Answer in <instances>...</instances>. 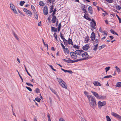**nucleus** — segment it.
<instances>
[{
  "label": "nucleus",
  "instance_id": "40",
  "mask_svg": "<svg viewBox=\"0 0 121 121\" xmlns=\"http://www.w3.org/2000/svg\"><path fill=\"white\" fill-rule=\"evenodd\" d=\"M104 12H105L104 13H103L102 14V16L104 17L106 15H108V13H107L106 12V11H104Z\"/></svg>",
  "mask_w": 121,
  "mask_h": 121
},
{
  "label": "nucleus",
  "instance_id": "43",
  "mask_svg": "<svg viewBox=\"0 0 121 121\" xmlns=\"http://www.w3.org/2000/svg\"><path fill=\"white\" fill-rule=\"evenodd\" d=\"M35 91H36V93H39L40 92L38 88H36V89L35 90Z\"/></svg>",
  "mask_w": 121,
  "mask_h": 121
},
{
  "label": "nucleus",
  "instance_id": "35",
  "mask_svg": "<svg viewBox=\"0 0 121 121\" xmlns=\"http://www.w3.org/2000/svg\"><path fill=\"white\" fill-rule=\"evenodd\" d=\"M25 3V1H21L20 2V5L21 6H22Z\"/></svg>",
  "mask_w": 121,
  "mask_h": 121
},
{
  "label": "nucleus",
  "instance_id": "7",
  "mask_svg": "<svg viewBox=\"0 0 121 121\" xmlns=\"http://www.w3.org/2000/svg\"><path fill=\"white\" fill-rule=\"evenodd\" d=\"M106 103L105 101H103V102H101L100 101H99L98 103V106H104L106 105Z\"/></svg>",
  "mask_w": 121,
  "mask_h": 121
},
{
  "label": "nucleus",
  "instance_id": "19",
  "mask_svg": "<svg viewBox=\"0 0 121 121\" xmlns=\"http://www.w3.org/2000/svg\"><path fill=\"white\" fill-rule=\"evenodd\" d=\"M57 79L58 81V82L59 83V84L60 85H62V84H61V83H62V82H63L64 81L61 79L60 78H57Z\"/></svg>",
  "mask_w": 121,
  "mask_h": 121
},
{
  "label": "nucleus",
  "instance_id": "57",
  "mask_svg": "<svg viewBox=\"0 0 121 121\" xmlns=\"http://www.w3.org/2000/svg\"><path fill=\"white\" fill-rule=\"evenodd\" d=\"M12 10L16 14H17V13L16 9H13Z\"/></svg>",
  "mask_w": 121,
  "mask_h": 121
},
{
  "label": "nucleus",
  "instance_id": "64",
  "mask_svg": "<svg viewBox=\"0 0 121 121\" xmlns=\"http://www.w3.org/2000/svg\"><path fill=\"white\" fill-rule=\"evenodd\" d=\"M84 17L87 20V18L88 17V16H87L85 15H84Z\"/></svg>",
  "mask_w": 121,
  "mask_h": 121
},
{
  "label": "nucleus",
  "instance_id": "41",
  "mask_svg": "<svg viewBox=\"0 0 121 121\" xmlns=\"http://www.w3.org/2000/svg\"><path fill=\"white\" fill-rule=\"evenodd\" d=\"M106 1L109 3H112L113 2V0H106Z\"/></svg>",
  "mask_w": 121,
  "mask_h": 121
},
{
  "label": "nucleus",
  "instance_id": "21",
  "mask_svg": "<svg viewBox=\"0 0 121 121\" xmlns=\"http://www.w3.org/2000/svg\"><path fill=\"white\" fill-rule=\"evenodd\" d=\"M84 93L85 95L87 96L88 99V98H90V97L91 96V95H88V93L86 91H85L84 92Z\"/></svg>",
  "mask_w": 121,
  "mask_h": 121
},
{
  "label": "nucleus",
  "instance_id": "13",
  "mask_svg": "<svg viewBox=\"0 0 121 121\" xmlns=\"http://www.w3.org/2000/svg\"><path fill=\"white\" fill-rule=\"evenodd\" d=\"M93 83L95 86H101L100 83L99 82L97 81L94 82H93Z\"/></svg>",
  "mask_w": 121,
  "mask_h": 121
},
{
  "label": "nucleus",
  "instance_id": "49",
  "mask_svg": "<svg viewBox=\"0 0 121 121\" xmlns=\"http://www.w3.org/2000/svg\"><path fill=\"white\" fill-rule=\"evenodd\" d=\"M42 40H43V43L44 44V45L45 46H47L48 47V44H45V43L44 41L43 40V39H42Z\"/></svg>",
  "mask_w": 121,
  "mask_h": 121
},
{
  "label": "nucleus",
  "instance_id": "55",
  "mask_svg": "<svg viewBox=\"0 0 121 121\" xmlns=\"http://www.w3.org/2000/svg\"><path fill=\"white\" fill-rule=\"evenodd\" d=\"M59 121H65L64 119L62 118H60L59 119Z\"/></svg>",
  "mask_w": 121,
  "mask_h": 121
},
{
  "label": "nucleus",
  "instance_id": "32",
  "mask_svg": "<svg viewBox=\"0 0 121 121\" xmlns=\"http://www.w3.org/2000/svg\"><path fill=\"white\" fill-rule=\"evenodd\" d=\"M115 68L116 69V70L117 71V72L118 73H119L121 71V70L120 69H119L118 67H117V66H116L115 67Z\"/></svg>",
  "mask_w": 121,
  "mask_h": 121
},
{
  "label": "nucleus",
  "instance_id": "22",
  "mask_svg": "<svg viewBox=\"0 0 121 121\" xmlns=\"http://www.w3.org/2000/svg\"><path fill=\"white\" fill-rule=\"evenodd\" d=\"M50 89L52 92L54 93L55 95H57V92L54 89L50 87Z\"/></svg>",
  "mask_w": 121,
  "mask_h": 121
},
{
  "label": "nucleus",
  "instance_id": "14",
  "mask_svg": "<svg viewBox=\"0 0 121 121\" xmlns=\"http://www.w3.org/2000/svg\"><path fill=\"white\" fill-rule=\"evenodd\" d=\"M106 97L105 95H99L98 99H106Z\"/></svg>",
  "mask_w": 121,
  "mask_h": 121
},
{
  "label": "nucleus",
  "instance_id": "58",
  "mask_svg": "<svg viewBox=\"0 0 121 121\" xmlns=\"http://www.w3.org/2000/svg\"><path fill=\"white\" fill-rule=\"evenodd\" d=\"M60 37L61 39L63 40V41H66V40L64 38V37L63 36H61Z\"/></svg>",
  "mask_w": 121,
  "mask_h": 121
},
{
  "label": "nucleus",
  "instance_id": "50",
  "mask_svg": "<svg viewBox=\"0 0 121 121\" xmlns=\"http://www.w3.org/2000/svg\"><path fill=\"white\" fill-rule=\"evenodd\" d=\"M48 121H51L50 117L49 116V114L48 113Z\"/></svg>",
  "mask_w": 121,
  "mask_h": 121
},
{
  "label": "nucleus",
  "instance_id": "8",
  "mask_svg": "<svg viewBox=\"0 0 121 121\" xmlns=\"http://www.w3.org/2000/svg\"><path fill=\"white\" fill-rule=\"evenodd\" d=\"M66 58L68 59V60H66L65 59H63V60L65 62L68 63H71L72 60L69 58L66 57Z\"/></svg>",
  "mask_w": 121,
  "mask_h": 121
},
{
  "label": "nucleus",
  "instance_id": "38",
  "mask_svg": "<svg viewBox=\"0 0 121 121\" xmlns=\"http://www.w3.org/2000/svg\"><path fill=\"white\" fill-rule=\"evenodd\" d=\"M112 77V76L111 75H107L106 76H105L104 77V78H111Z\"/></svg>",
  "mask_w": 121,
  "mask_h": 121
},
{
  "label": "nucleus",
  "instance_id": "33",
  "mask_svg": "<svg viewBox=\"0 0 121 121\" xmlns=\"http://www.w3.org/2000/svg\"><path fill=\"white\" fill-rule=\"evenodd\" d=\"M61 85V86H62V87L64 88H65V89H67V85H66V84L65 83V84H64L63 85Z\"/></svg>",
  "mask_w": 121,
  "mask_h": 121
},
{
  "label": "nucleus",
  "instance_id": "1",
  "mask_svg": "<svg viewBox=\"0 0 121 121\" xmlns=\"http://www.w3.org/2000/svg\"><path fill=\"white\" fill-rule=\"evenodd\" d=\"M88 99L91 107L93 108H95L97 106V104L96 100L95 97L91 95L90 98H88Z\"/></svg>",
  "mask_w": 121,
  "mask_h": 121
},
{
  "label": "nucleus",
  "instance_id": "25",
  "mask_svg": "<svg viewBox=\"0 0 121 121\" xmlns=\"http://www.w3.org/2000/svg\"><path fill=\"white\" fill-rule=\"evenodd\" d=\"M81 59H78L77 60H72L71 63H73L75 62H77L78 61H81Z\"/></svg>",
  "mask_w": 121,
  "mask_h": 121
},
{
  "label": "nucleus",
  "instance_id": "4",
  "mask_svg": "<svg viewBox=\"0 0 121 121\" xmlns=\"http://www.w3.org/2000/svg\"><path fill=\"white\" fill-rule=\"evenodd\" d=\"M111 114L113 116L118 118L120 121H121V116L118 114L114 112H112Z\"/></svg>",
  "mask_w": 121,
  "mask_h": 121
},
{
  "label": "nucleus",
  "instance_id": "30",
  "mask_svg": "<svg viewBox=\"0 0 121 121\" xmlns=\"http://www.w3.org/2000/svg\"><path fill=\"white\" fill-rule=\"evenodd\" d=\"M39 5L41 6H43L44 5V3H43V2L42 1H40L39 3Z\"/></svg>",
  "mask_w": 121,
  "mask_h": 121
},
{
  "label": "nucleus",
  "instance_id": "60",
  "mask_svg": "<svg viewBox=\"0 0 121 121\" xmlns=\"http://www.w3.org/2000/svg\"><path fill=\"white\" fill-rule=\"evenodd\" d=\"M33 11V13L34 15V16H35V15L37 14V12L35 10H34Z\"/></svg>",
  "mask_w": 121,
  "mask_h": 121
},
{
  "label": "nucleus",
  "instance_id": "27",
  "mask_svg": "<svg viewBox=\"0 0 121 121\" xmlns=\"http://www.w3.org/2000/svg\"><path fill=\"white\" fill-rule=\"evenodd\" d=\"M116 86L117 87H121V82H118L116 84Z\"/></svg>",
  "mask_w": 121,
  "mask_h": 121
},
{
  "label": "nucleus",
  "instance_id": "45",
  "mask_svg": "<svg viewBox=\"0 0 121 121\" xmlns=\"http://www.w3.org/2000/svg\"><path fill=\"white\" fill-rule=\"evenodd\" d=\"M26 84L28 86H33V85L32 84H30L29 83L26 82Z\"/></svg>",
  "mask_w": 121,
  "mask_h": 121
},
{
  "label": "nucleus",
  "instance_id": "9",
  "mask_svg": "<svg viewBox=\"0 0 121 121\" xmlns=\"http://www.w3.org/2000/svg\"><path fill=\"white\" fill-rule=\"evenodd\" d=\"M95 34L93 32H92L90 38L92 41H93L95 39Z\"/></svg>",
  "mask_w": 121,
  "mask_h": 121
},
{
  "label": "nucleus",
  "instance_id": "37",
  "mask_svg": "<svg viewBox=\"0 0 121 121\" xmlns=\"http://www.w3.org/2000/svg\"><path fill=\"white\" fill-rule=\"evenodd\" d=\"M116 9L118 10L121 9V7L119 5L116 6Z\"/></svg>",
  "mask_w": 121,
  "mask_h": 121
},
{
  "label": "nucleus",
  "instance_id": "51",
  "mask_svg": "<svg viewBox=\"0 0 121 121\" xmlns=\"http://www.w3.org/2000/svg\"><path fill=\"white\" fill-rule=\"evenodd\" d=\"M103 33H104V35H106V36L107 35L108 32L104 30L103 32Z\"/></svg>",
  "mask_w": 121,
  "mask_h": 121
},
{
  "label": "nucleus",
  "instance_id": "24",
  "mask_svg": "<svg viewBox=\"0 0 121 121\" xmlns=\"http://www.w3.org/2000/svg\"><path fill=\"white\" fill-rule=\"evenodd\" d=\"M89 37L87 36H86L85 39V41H86L85 43H87L88 42V41L89 40Z\"/></svg>",
  "mask_w": 121,
  "mask_h": 121
},
{
  "label": "nucleus",
  "instance_id": "11",
  "mask_svg": "<svg viewBox=\"0 0 121 121\" xmlns=\"http://www.w3.org/2000/svg\"><path fill=\"white\" fill-rule=\"evenodd\" d=\"M82 52H83V51L82 50H76L75 51V52L78 55H82Z\"/></svg>",
  "mask_w": 121,
  "mask_h": 121
},
{
  "label": "nucleus",
  "instance_id": "18",
  "mask_svg": "<svg viewBox=\"0 0 121 121\" xmlns=\"http://www.w3.org/2000/svg\"><path fill=\"white\" fill-rule=\"evenodd\" d=\"M64 49V51L65 53L67 54H69V51L67 48H65Z\"/></svg>",
  "mask_w": 121,
  "mask_h": 121
},
{
  "label": "nucleus",
  "instance_id": "10",
  "mask_svg": "<svg viewBox=\"0 0 121 121\" xmlns=\"http://www.w3.org/2000/svg\"><path fill=\"white\" fill-rule=\"evenodd\" d=\"M90 47L89 45L86 44L82 48L83 50L86 51Z\"/></svg>",
  "mask_w": 121,
  "mask_h": 121
},
{
  "label": "nucleus",
  "instance_id": "3",
  "mask_svg": "<svg viewBox=\"0 0 121 121\" xmlns=\"http://www.w3.org/2000/svg\"><path fill=\"white\" fill-rule=\"evenodd\" d=\"M91 21L92 22H90V24L91 27L93 28V29H91V30H93L94 29H95L96 24L95 21L93 19H92Z\"/></svg>",
  "mask_w": 121,
  "mask_h": 121
},
{
  "label": "nucleus",
  "instance_id": "62",
  "mask_svg": "<svg viewBox=\"0 0 121 121\" xmlns=\"http://www.w3.org/2000/svg\"><path fill=\"white\" fill-rule=\"evenodd\" d=\"M97 47L94 45V48L93 49V50L95 51H96L97 50Z\"/></svg>",
  "mask_w": 121,
  "mask_h": 121
},
{
  "label": "nucleus",
  "instance_id": "39",
  "mask_svg": "<svg viewBox=\"0 0 121 121\" xmlns=\"http://www.w3.org/2000/svg\"><path fill=\"white\" fill-rule=\"evenodd\" d=\"M110 67L109 66L105 68V69L106 70V72H107L110 69Z\"/></svg>",
  "mask_w": 121,
  "mask_h": 121
},
{
  "label": "nucleus",
  "instance_id": "48",
  "mask_svg": "<svg viewBox=\"0 0 121 121\" xmlns=\"http://www.w3.org/2000/svg\"><path fill=\"white\" fill-rule=\"evenodd\" d=\"M14 37H15L16 39L17 40H19V39L18 38V37H17V35L16 34H14Z\"/></svg>",
  "mask_w": 121,
  "mask_h": 121
},
{
  "label": "nucleus",
  "instance_id": "6",
  "mask_svg": "<svg viewBox=\"0 0 121 121\" xmlns=\"http://www.w3.org/2000/svg\"><path fill=\"white\" fill-rule=\"evenodd\" d=\"M43 14L45 15H47L48 13V10L47 6H45L43 9Z\"/></svg>",
  "mask_w": 121,
  "mask_h": 121
},
{
  "label": "nucleus",
  "instance_id": "34",
  "mask_svg": "<svg viewBox=\"0 0 121 121\" xmlns=\"http://www.w3.org/2000/svg\"><path fill=\"white\" fill-rule=\"evenodd\" d=\"M106 118L107 121H111V119L108 116H107Z\"/></svg>",
  "mask_w": 121,
  "mask_h": 121
},
{
  "label": "nucleus",
  "instance_id": "47",
  "mask_svg": "<svg viewBox=\"0 0 121 121\" xmlns=\"http://www.w3.org/2000/svg\"><path fill=\"white\" fill-rule=\"evenodd\" d=\"M82 10H85V9H86L85 6L84 5H83V6H82Z\"/></svg>",
  "mask_w": 121,
  "mask_h": 121
},
{
  "label": "nucleus",
  "instance_id": "42",
  "mask_svg": "<svg viewBox=\"0 0 121 121\" xmlns=\"http://www.w3.org/2000/svg\"><path fill=\"white\" fill-rule=\"evenodd\" d=\"M26 88L30 91H32V89L30 87L26 86Z\"/></svg>",
  "mask_w": 121,
  "mask_h": 121
},
{
  "label": "nucleus",
  "instance_id": "44",
  "mask_svg": "<svg viewBox=\"0 0 121 121\" xmlns=\"http://www.w3.org/2000/svg\"><path fill=\"white\" fill-rule=\"evenodd\" d=\"M73 47L74 48H77V49H79V48L78 46L74 44L73 45Z\"/></svg>",
  "mask_w": 121,
  "mask_h": 121
},
{
  "label": "nucleus",
  "instance_id": "28",
  "mask_svg": "<svg viewBox=\"0 0 121 121\" xmlns=\"http://www.w3.org/2000/svg\"><path fill=\"white\" fill-rule=\"evenodd\" d=\"M51 31L52 32H56V30H55V27H52V26L51 27Z\"/></svg>",
  "mask_w": 121,
  "mask_h": 121
},
{
  "label": "nucleus",
  "instance_id": "29",
  "mask_svg": "<svg viewBox=\"0 0 121 121\" xmlns=\"http://www.w3.org/2000/svg\"><path fill=\"white\" fill-rule=\"evenodd\" d=\"M10 8L12 10L14 8V5L12 4H10Z\"/></svg>",
  "mask_w": 121,
  "mask_h": 121
},
{
  "label": "nucleus",
  "instance_id": "17",
  "mask_svg": "<svg viewBox=\"0 0 121 121\" xmlns=\"http://www.w3.org/2000/svg\"><path fill=\"white\" fill-rule=\"evenodd\" d=\"M54 9V6L53 4H52V5L50 7V10H49V13H51L53 11Z\"/></svg>",
  "mask_w": 121,
  "mask_h": 121
},
{
  "label": "nucleus",
  "instance_id": "46",
  "mask_svg": "<svg viewBox=\"0 0 121 121\" xmlns=\"http://www.w3.org/2000/svg\"><path fill=\"white\" fill-rule=\"evenodd\" d=\"M35 100L37 101L40 102V100H41V99L39 98H35Z\"/></svg>",
  "mask_w": 121,
  "mask_h": 121
},
{
  "label": "nucleus",
  "instance_id": "59",
  "mask_svg": "<svg viewBox=\"0 0 121 121\" xmlns=\"http://www.w3.org/2000/svg\"><path fill=\"white\" fill-rule=\"evenodd\" d=\"M61 69L65 73H66L67 72V70L64 69L62 68H61Z\"/></svg>",
  "mask_w": 121,
  "mask_h": 121
},
{
  "label": "nucleus",
  "instance_id": "36",
  "mask_svg": "<svg viewBox=\"0 0 121 121\" xmlns=\"http://www.w3.org/2000/svg\"><path fill=\"white\" fill-rule=\"evenodd\" d=\"M106 45H103L102 46H99V50H101L102 48H104L106 46Z\"/></svg>",
  "mask_w": 121,
  "mask_h": 121
},
{
  "label": "nucleus",
  "instance_id": "63",
  "mask_svg": "<svg viewBox=\"0 0 121 121\" xmlns=\"http://www.w3.org/2000/svg\"><path fill=\"white\" fill-rule=\"evenodd\" d=\"M61 45L64 49L65 48V46L62 43H61Z\"/></svg>",
  "mask_w": 121,
  "mask_h": 121
},
{
  "label": "nucleus",
  "instance_id": "54",
  "mask_svg": "<svg viewBox=\"0 0 121 121\" xmlns=\"http://www.w3.org/2000/svg\"><path fill=\"white\" fill-rule=\"evenodd\" d=\"M63 42H64V44L65 45H68V42H65V41H63Z\"/></svg>",
  "mask_w": 121,
  "mask_h": 121
},
{
  "label": "nucleus",
  "instance_id": "20",
  "mask_svg": "<svg viewBox=\"0 0 121 121\" xmlns=\"http://www.w3.org/2000/svg\"><path fill=\"white\" fill-rule=\"evenodd\" d=\"M68 43L69 44H71L72 45H73V43L71 39L69 38L68 39Z\"/></svg>",
  "mask_w": 121,
  "mask_h": 121
},
{
  "label": "nucleus",
  "instance_id": "61",
  "mask_svg": "<svg viewBox=\"0 0 121 121\" xmlns=\"http://www.w3.org/2000/svg\"><path fill=\"white\" fill-rule=\"evenodd\" d=\"M56 9L55 8L54 9V10L53 11V13H53V14H55V12H56Z\"/></svg>",
  "mask_w": 121,
  "mask_h": 121
},
{
  "label": "nucleus",
  "instance_id": "2",
  "mask_svg": "<svg viewBox=\"0 0 121 121\" xmlns=\"http://www.w3.org/2000/svg\"><path fill=\"white\" fill-rule=\"evenodd\" d=\"M82 56L83 58L80 59L81 60L88 59V55L87 52H85L82 54Z\"/></svg>",
  "mask_w": 121,
  "mask_h": 121
},
{
  "label": "nucleus",
  "instance_id": "52",
  "mask_svg": "<svg viewBox=\"0 0 121 121\" xmlns=\"http://www.w3.org/2000/svg\"><path fill=\"white\" fill-rule=\"evenodd\" d=\"M18 10V12L20 13L21 14L23 15L24 16H25V15L24 14L22 13L19 10Z\"/></svg>",
  "mask_w": 121,
  "mask_h": 121
},
{
  "label": "nucleus",
  "instance_id": "56",
  "mask_svg": "<svg viewBox=\"0 0 121 121\" xmlns=\"http://www.w3.org/2000/svg\"><path fill=\"white\" fill-rule=\"evenodd\" d=\"M94 40H95V42L96 43H97L99 41L98 39H95Z\"/></svg>",
  "mask_w": 121,
  "mask_h": 121
},
{
  "label": "nucleus",
  "instance_id": "12",
  "mask_svg": "<svg viewBox=\"0 0 121 121\" xmlns=\"http://www.w3.org/2000/svg\"><path fill=\"white\" fill-rule=\"evenodd\" d=\"M91 92L93 94L94 96H95L97 99H98L99 95L97 93L92 91H91Z\"/></svg>",
  "mask_w": 121,
  "mask_h": 121
},
{
  "label": "nucleus",
  "instance_id": "26",
  "mask_svg": "<svg viewBox=\"0 0 121 121\" xmlns=\"http://www.w3.org/2000/svg\"><path fill=\"white\" fill-rule=\"evenodd\" d=\"M26 13L30 16H31L32 13L30 11L28 10V11L27 12H26Z\"/></svg>",
  "mask_w": 121,
  "mask_h": 121
},
{
  "label": "nucleus",
  "instance_id": "15",
  "mask_svg": "<svg viewBox=\"0 0 121 121\" xmlns=\"http://www.w3.org/2000/svg\"><path fill=\"white\" fill-rule=\"evenodd\" d=\"M88 9L89 12L91 14H92L93 13L92 7L91 6H90L88 8Z\"/></svg>",
  "mask_w": 121,
  "mask_h": 121
},
{
  "label": "nucleus",
  "instance_id": "23",
  "mask_svg": "<svg viewBox=\"0 0 121 121\" xmlns=\"http://www.w3.org/2000/svg\"><path fill=\"white\" fill-rule=\"evenodd\" d=\"M110 31L112 34L114 35H116L117 36L118 35V34L116 32H115L113 30L111 29L110 30Z\"/></svg>",
  "mask_w": 121,
  "mask_h": 121
},
{
  "label": "nucleus",
  "instance_id": "53",
  "mask_svg": "<svg viewBox=\"0 0 121 121\" xmlns=\"http://www.w3.org/2000/svg\"><path fill=\"white\" fill-rule=\"evenodd\" d=\"M31 7L33 11H34L35 10V8L33 5H31Z\"/></svg>",
  "mask_w": 121,
  "mask_h": 121
},
{
  "label": "nucleus",
  "instance_id": "16",
  "mask_svg": "<svg viewBox=\"0 0 121 121\" xmlns=\"http://www.w3.org/2000/svg\"><path fill=\"white\" fill-rule=\"evenodd\" d=\"M56 16H54L53 17L52 19L51 20L52 23H55L56 21Z\"/></svg>",
  "mask_w": 121,
  "mask_h": 121
},
{
  "label": "nucleus",
  "instance_id": "31",
  "mask_svg": "<svg viewBox=\"0 0 121 121\" xmlns=\"http://www.w3.org/2000/svg\"><path fill=\"white\" fill-rule=\"evenodd\" d=\"M24 67H25V69L26 71V72H27V74H28L31 77H32V76L30 75V73L28 72V71H27V69H26V67L25 66V65H24Z\"/></svg>",
  "mask_w": 121,
  "mask_h": 121
},
{
  "label": "nucleus",
  "instance_id": "5",
  "mask_svg": "<svg viewBox=\"0 0 121 121\" xmlns=\"http://www.w3.org/2000/svg\"><path fill=\"white\" fill-rule=\"evenodd\" d=\"M70 55L71 57L73 59H76L77 58V56L76 53L74 52H70Z\"/></svg>",
  "mask_w": 121,
  "mask_h": 121
}]
</instances>
